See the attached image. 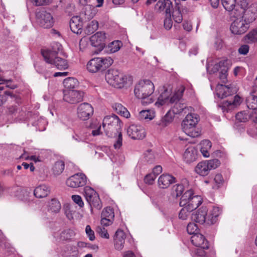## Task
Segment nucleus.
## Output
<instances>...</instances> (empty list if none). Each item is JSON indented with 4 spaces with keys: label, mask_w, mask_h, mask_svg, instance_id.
Returning a JSON list of instances; mask_svg holds the SVG:
<instances>
[{
    "label": "nucleus",
    "mask_w": 257,
    "mask_h": 257,
    "mask_svg": "<svg viewBox=\"0 0 257 257\" xmlns=\"http://www.w3.org/2000/svg\"><path fill=\"white\" fill-rule=\"evenodd\" d=\"M127 134L133 140H142L146 135L144 127L140 125L132 124L127 128Z\"/></svg>",
    "instance_id": "dca6fc26"
},
{
    "label": "nucleus",
    "mask_w": 257,
    "mask_h": 257,
    "mask_svg": "<svg viewBox=\"0 0 257 257\" xmlns=\"http://www.w3.org/2000/svg\"><path fill=\"white\" fill-rule=\"evenodd\" d=\"M237 88L233 85L225 86L222 84H218L216 88V94L218 97L221 98L235 94L237 92Z\"/></svg>",
    "instance_id": "a211bd4d"
},
{
    "label": "nucleus",
    "mask_w": 257,
    "mask_h": 257,
    "mask_svg": "<svg viewBox=\"0 0 257 257\" xmlns=\"http://www.w3.org/2000/svg\"><path fill=\"white\" fill-rule=\"evenodd\" d=\"M85 232L90 240H93L95 239L94 231L91 229L90 225H87L85 228Z\"/></svg>",
    "instance_id": "680f3d73"
},
{
    "label": "nucleus",
    "mask_w": 257,
    "mask_h": 257,
    "mask_svg": "<svg viewBox=\"0 0 257 257\" xmlns=\"http://www.w3.org/2000/svg\"><path fill=\"white\" fill-rule=\"evenodd\" d=\"M241 102V98L237 95L234 97L233 101H226L222 106V110L223 112H228L229 110L239 105Z\"/></svg>",
    "instance_id": "bb28decb"
},
{
    "label": "nucleus",
    "mask_w": 257,
    "mask_h": 257,
    "mask_svg": "<svg viewBox=\"0 0 257 257\" xmlns=\"http://www.w3.org/2000/svg\"><path fill=\"white\" fill-rule=\"evenodd\" d=\"M184 90L185 87L183 86H181L174 95L170 97L169 104L177 103V101L182 97Z\"/></svg>",
    "instance_id": "4c0bfd02"
},
{
    "label": "nucleus",
    "mask_w": 257,
    "mask_h": 257,
    "mask_svg": "<svg viewBox=\"0 0 257 257\" xmlns=\"http://www.w3.org/2000/svg\"><path fill=\"white\" fill-rule=\"evenodd\" d=\"M227 71L225 69L222 70L219 73V79L223 83H225L227 81Z\"/></svg>",
    "instance_id": "0e129e2a"
},
{
    "label": "nucleus",
    "mask_w": 257,
    "mask_h": 257,
    "mask_svg": "<svg viewBox=\"0 0 257 257\" xmlns=\"http://www.w3.org/2000/svg\"><path fill=\"white\" fill-rule=\"evenodd\" d=\"M93 113L92 106L88 103H83L77 108V115L79 118L83 120L88 119Z\"/></svg>",
    "instance_id": "f3484780"
},
{
    "label": "nucleus",
    "mask_w": 257,
    "mask_h": 257,
    "mask_svg": "<svg viewBox=\"0 0 257 257\" xmlns=\"http://www.w3.org/2000/svg\"><path fill=\"white\" fill-rule=\"evenodd\" d=\"M202 203L200 196L194 195L193 191L191 189L186 191L182 196L180 201V206H186L189 211L196 209Z\"/></svg>",
    "instance_id": "0eeeda50"
},
{
    "label": "nucleus",
    "mask_w": 257,
    "mask_h": 257,
    "mask_svg": "<svg viewBox=\"0 0 257 257\" xmlns=\"http://www.w3.org/2000/svg\"><path fill=\"white\" fill-rule=\"evenodd\" d=\"M246 102L248 110L253 112V114L257 116V96L254 94H250L247 97Z\"/></svg>",
    "instance_id": "cd10ccee"
},
{
    "label": "nucleus",
    "mask_w": 257,
    "mask_h": 257,
    "mask_svg": "<svg viewBox=\"0 0 257 257\" xmlns=\"http://www.w3.org/2000/svg\"><path fill=\"white\" fill-rule=\"evenodd\" d=\"M122 43L120 41H114L110 43L107 47V51L113 53L118 51L122 46Z\"/></svg>",
    "instance_id": "37998d69"
},
{
    "label": "nucleus",
    "mask_w": 257,
    "mask_h": 257,
    "mask_svg": "<svg viewBox=\"0 0 257 257\" xmlns=\"http://www.w3.org/2000/svg\"><path fill=\"white\" fill-rule=\"evenodd\" d=\"M195 171L200 176H207L209 173V168L205 161L199 163L195 168Z\"/></svg>",
    "instance_id": "473e14b6"
},
{
    "label": "nucleus",
    "mask_w": 257,
    "mask_h": 257,
    "mask_svg": "<svg viewBox=\"0 0 257 257\" xmlns=\"http://www.w3.org/2000/svg\"><path fill=\"white\" fill-rule=\"evenodd\" d=\"M155 116V112L152 109L143 110L139 114V118L140 119L152 120Z\"/></svg>",
    "instance_id": "e433bc0d"
},
{
    "label": "nucleus",
    "mask_w": 257,
    "mask_h": 257,
    "mask_svg": "<svg viewBox=\"0 0 257 257\" xmlns=\"http://www.w3.org/2000/svg\"><path fill=\"white\" fill-rule=\"evenodd\" d=\"M243 40L247 44L257 43V28L245 35L243 37Z\"/></svg>",
    "instance_id": "f704fd0d"
},
{
    "label": "nucleus",
    "mask_w": 257,
    "mask_h": 257,
    "mask_svg": "<svg viewBox=\"0 0 257 257\" xmlns=\"http://www.w3.org/2000/svg\"><path fill=\"white\" fill-rule=\"evenodd\" d=\"M173 118V115L170 111H168L165 116L162 118L158 124L163 127H165L172 122Z\"/></svg>",
    "instance_id": "58836bf2"
},
{
    "label": "nucleus",
    "mask_w": 257,
    "mask_h": 257,
    "mask_svg": "<svg viewBox=\"0 0 257 257\" xmlns=\"http://www.w3.org/2000/svg\"><path fill=\"white\" fill-rule=\"evenodd\" d=\"M199 117L195 113L188 114L183 120L181 126L183 131L188 136L196 138L200 136V132L196 127Z\"/></svg>",
    "instance_id": "20e7f679"
},
{
    "label": "nucleus",
    "mask_w": 257,
    "mask_h": 257,
    "mask_svg": "<svg viewBox=\"0 0 257 257\" xmlns=\"http://www.w3.org/2000/svg\"><path fill=\"white\" fill-rule=\"evenodd\" d=\"M96 231L102 237L105 238H109V234L107 230L104 227L102 226H97Z\"/></svg>",
    "instance_id": "5fc2aeb1"
},
{
    "label": "nucleus",
    "mask_w": 257,
    "mask_h": 257,
    "mask_svg": "<svg viewBox=\"0 0 257 257\" xmlns=\"http://www.w3.org/2000/svg\"><path fill=\"white\" fill-rule=\"evenodd\" d=\"M183 207L179 212V218L182 220H186L189 216L190 212L192 211H189V208L186 206H183Z\"/></svg>",
    "instance_id": "8fccbe9b"
},
{
    "label": "nucleus",
    "mask_w": 257,
    "mask_h": 257,
    "mask_svg": "<svg viewBox=\"0 0 257 257\" xmlns=\"http://www.w3.org/2000/svg\"><path fill=\"white\" fill-rule=\"evenodd\" d=\"M61 209V204L56 199H52L48 204V210L54 213L58 212Z\"/></svg>",
    "instance_id": "79ce46f5"
},
{
    "label": "nucleus",
    "mask_w": 257,
    "mask_h": 257,
    "mask_svg": "<svg viewBox=\"0 0 257 257\" xmlns=\"http://www.w3.org/2000/svg\"><path fill=\"white\" fill-rule=\"evenodd\" d=\"M170 96V92L168 90H165L158 97L157 101L155 103V105L160 107L164 104H169Z\"/></svg>",
    "instance_id": "c756f323"
},
{
    "label": "nucleus",
    "mask_w": 257,
    "mask_h": 257,
    "mask_svg": "<svg viewBox=\"0 0 257 257\" xmlns=\"http://www.w3.org/2000/svg\"><path fill=\"white\" fill-rule=\"evenodd\" d=\"M183 27L184 29L188 32L191 31L192 29V26L191 23L188 21H184L183 22Z\"/></svg>",
    "instance_id": "774afa93"
},
{
    "label": "nucleus",
    "mask_w": 257,
    "mask_h": 257,
    "mask_svg": "<svg viewBox=\"0 0 257 257\" xmlns=\"http://www.w3.org/2000/svg\"><path fill=\"white\" fill-rule=\"evenodd\" d=\"M154 89V85L151 81L142 80L136 85L134 93L136 97L142 99L143 104H148L153 101L149 97L153 93Z\"/></svg>",
    "instance_id": "7ed1b4c3"
},
{
    "label": "nucleus",
    "mask_w": 257,
    "mask_h": 257,
    "mask_svg": "<svg viewBox=\"0 0 257 257\" xmlns=\"http://www.w3.org/2000/svg\"><path fill=\"white\" fill-rule=\"evenodd\" d=\"M101 217H108L110 219H113L114 217L113 209L110 207L105 208L102 212Z\"/></svg>",
    "instance_id": "de8ad7c7"
},
{
    "label": "nucleus",
    "mask_w": 257,
    "mask_h": 257,
    "mask_svg": "<svg viewBox=\"0 0 257 257\" xmlns=\"http://www.w3.org/2000/svg\"><path fill=\"white\" fill-rule=\"evenodd\" d=\"M156 175L154 173H150L148 175H147L144 179V181L146 183L149 184H153L156 178Z\"/></svg>",
    "instance_id": "bf43d9fd"
},
{
    "label": "nucleus",
    "mask_w": 257,
    "mask_h": 257,
    "mask_svg": "<svg viewBox=\"0 0 257 257\" xmlns=\"http://www.w3.org/2000/svg\"><path fill=\"white\" fill-rule=\"evenodd\" d=\"M36 17L37 22L41 27L48 29L53 26L54 21L50 13L42 10L37 13Z\"/></svg>",
    "instance_id": "ddd939ff"
},
{
    "label": "nucleus",
    "mask_w": 257,
    "mask_h": 257,
    "mask_svg": "<svg viewBox=\"0 0 257 257\" xmlns=\"http://www.w3.org/2000/svg\"><path fill=\"white\" fill-rule=\"evenodd\" d=\"M224 8L229 12L230 18L239 16L242 11L241 2L240 4H236V0H222Z\"/></svg>",
    "instance_id": "4468645a"
},
{
    "label": "nucleus",
    "mask_w": 257,
    "mask_h": 257,
    "mask_svg": "<svg viewBox=\"0 0 257 257\" xmlns=\"http://www.w3.org/2000/svg\"><path fill=\"white\" fill-rule=\"evenodd\" d=\"M186 108L184 104H180V103H176L174 106V111L176 113H180L185 111Z\"/></svg>",
    "instance_id": "13d9d810"
},
{
    "label": "nucleus",
    "mask_w": 257,
    "mask_h": 257,
    "mask_svg": "<svg viewBox=\"0 0 257 257\" xmlns=\"http://www.w3.org/2000/svg\"><path fill=\"white\" fill-rule=\"evenodd\" d=\"M87 178L82 173H76L70 177L66 181L67 186L72 188H78L83 187L86 185Z\"/></svg>",
    "instance_id": "f8f14e48"
},
{
    "label": "nucleus",
    "mask_w": 257,
    "mask_h": 257,
    "mask_svg": "<svg viewBox=\"0 0 257 257\" xmlns=\"http://www.w3.org/2000/svg\"><path fill=\"white\" fill-rule=\"evenodd\" d=\"M233 21L230 30L234 35H242L249 28V24L241 18H230Z\"/></svg>",
    "instance_id": "9b49d317"
},
{
    "label": "nucleus",
    "mask_w": 257,
    "mask_h": 257,
    "mask_svg": "<svg viewBox=\"0 0 257 257\" xmlns=\"http://www.w3.org/2000/svg\"><path fill=\"white\" fill-rule=\"evenodd\" d=\"M105 79L110 85L117 88H121L130 81L131 78L116 69L109 70L105 75Z\"/></svg>",
    "instance_id": "39448f33"
},
{
    "label": "nucleus",
    "mask_w": 257,
    "mask_h": 257,
    "mask_svg": "<svg viewBox=\"0 0 257 257\" xmlns=\"http://www.w3.org/2000/svg\"><path fill=\"white\" fill-rule=\"evenodd\" d=\"M98 28V22L96 20H92L89 22L86 28L85 33L87 34H91L97 30Z\"/></svg>",
    "instance_id": "a19ab883"
},
{
    "label": "nucleus",
    "mask_w": 257,
    "mask_h": 257,
    "mask_svg": "<svg viewBox=\"0 0 257 257\" xmlns=\"http://www.w3.org/2000/svg\"><path fill=\"white\" fill-rule=\"evenodd\" d=\"M220 213L221 210L218 207H213L208 213L207 208L203 206L192 214V219L200 224L206 222L207 224H213L216 222Z\"/></svg>",
    "instance_id": "f03ea898"
},
{
    "label": "nucleus",
    "mask_w": 257,
    "mask_h": 257,
    "mask_svg": "<svg viewBox=\"0 0 257 257\" xmlns=\"http://www.w3.org/2000/svg\"><path fill=\"white\" fill-rule=\"evenodd\" d=\"M113 110L119 115L125 118H128L130 116V113L127 109L122 104L118 103H115L112 105Z\"/></svg>",
    "instance_id": "72a5a7b5"
},
{
    "label": "nucleus",
    "mask_w": 257,
    "mask_h": 257,
    "mask_svg": "<svg viewBox=\"0 0 257 257\" xmlns=\"http://www.w3.org/2000/svg\"><path fill=\"white\" fill-rule=\"evenodd\" d=\"M241 6L243 12L239 18H241L248 24L255 21L257 18V4H252L248 6L246 0H241ZM236 18H238V16Z\"/></svg>",
    "instance_id": "6e6552de"
},
{
    "label": "nucleus",
    "mask_w": 257,
    "mask_h": 257,
    "mask_svg": "<svg viewBox=\"0 0 257 257\" xmlns=\"http://www.w3.org/2000/svg\"><path fill=\"white\" fill-rule=\"evenodd\" d=\"M113 61L110 57H96L91 59L87 64L88 71L96 73L108 67L113 63Z\"/></svg>",
    "instance_id": "1a4fd4ad"
},
{
    "label": "nucleus",
    "mask_w": 257,
    "mask_h": 257,
    "mask_svg": "<svg viewBox=\"0 0 257 257\" xmlns=\"http://www.w3.org/2000/svg\"><path fill=\"white\" fill-rule=\"evenodd\" d=\"M176 182V178L168 174H163L158 178V184L159 188L166 189Z\"/></svg>",
    "instance_id": "aec40b11"
},
{
    "label": "nucleus",
    "mask_w": 257,
    "mask_h": 257,
    "mask_svg": "<svg viewBox=\"0 0 257 257\" xmlns=\"http://www.w3.org/2000/svg\"><path fill=\"white\" fill-rule=\"evenodd\" d=\"M106 39L105 33L103 32H98L90 38L91 45L95 47L103 49L105 45Z\"/></svg>",
    "instance_id": "6ab92c4d"
},
{
    "label": "nucleus",
    "mask_w": 257,
    "mask_h": 257,
    "mask_svg": "<svg viewBox=\"0 0 257 257\" xmlns=\"http://www.w3.org/2000/svg\"><path fill=\"white\" fill-rule=\"evenodd\" d=\"M113 219H110L108 217H102L101 224L103 226H108L111 224Z\"/></svg>",
    "instance_id": "69168bd1"
},
{
    "label": "nucleus",
    "mask_w": 257,
    "mask_h": 257,
    "mask_svg": "<svg viewBox=\"0 0 257 257\" xmlns=\"http://www.w3.org/2000/svg\"><path fill=\"white\" fill-rule=\"evenodd\" d=\"M145 161L148 163H152L155 160V156L151 150H147L144 154Z\"/></svg>",
    "instance_id": "3c124183"
},
{
    "label": "nucleus",
    "mask_w": 257,
    "mask_h": 257,
    "mask_svg": "<svg viewBox=\"0 0 257 257\" xmlns=\"http://www.w3.org/2000/svg\"><path fill=\"white\" fill-rule=\"evenodd\" d=\"M192 251V255L193 257H215V253L214 251H211L209 254L206 255L205 251L206 249L208 248H203L201 247H198Z\"/></svg>",
    "instance_id": "7c9ffc66"
},
{
    "label": "nucleus",
    "mask_w": 257,
    "mask_h": 257,
    "mask_svg": "<svg viewBox=\"0 0 257 257\" xmlns=\"http://www.w3.org/2000/svg\"><path fill=\"white\" fill-rule=\"evenodd\" d=\"M214 182H215V185L213 186V188L218 189L223 184L224 182L222 175L220 174H216L214 177Z\"/></svg>",
    "instance_id": "864d4df0"
},
{
    "label": "nucleus",
    "mask_w": 257,
    "mask_h": 257,
    "mask_svg": "<svg viewBox=\"0 0 257 257\" xmlns=\"http://www.w3.org/2000/svg\"><path fill=\"white\" fill-rule=\"evenodd\" d=\"M172 18L174 21L177 23H180L182 22L183 17L180 8L177 6L175 8L172 12Z\"/></svg>",
    "instance_id": "a18cd8bd"
},
{
    "label": "nucleus",
    "mask_w": 257,
    "mask_h": 257,
    "mask_svg": "<svg viewBox=\"0 0 257 257\" xmlns=\"http://www.w3.org/2000/svg\"><path fill=\"white\" fill-rule=\"evenodd\" d=\"M212 146L211 142L208 140H204L200 143V152L202 155L205 157L208 158L210 156L209 151Z\"/></svg>",
    "instance_id": "2f4dec72"
},
{
    "label": "nucleus",
    "mask_w": 257,
    "mask_h": 257,
    "mask_svg": "<svg viewBox=\"0 0 257 257\" xmlns=\"http://www.w3.org/2000/svg\"><path fill=\"white\" fill-rule=\"evenodd\" d=\"M83 92L76 90H65L64 91L63 99L64 101L74 104L82 100Z\"/></svg>",
    "instance_id": "2eb2a0df"
},
{
    "label": "nucleus",
    "mask_w": 257,
    "mask_h": 257,
    "mask_svg": "<svg viewBox=\"0 0 257 257\" xmlns=\"http://www.w3.org/2000/svg\"><path fill=\"white\" fill-rule=\"evenodd\" d=\"M167 15L168 16H167L164 20V27L167 30H170L172 27L173 22L170 17V14H168Z\"/></svg>",
    "instance_id": "052dcab7"
},
{
    "label": "nucleus",
    "mask_w": 257,
    "mask_h": 257,
    "mask_svg": "<svg viewBox=\"0 0 257 257\" xmlns=\"http://www.w3.org/2000/svg\"><path fill=\"white\" fill-rule=\"evenodd\" d=\"M63 84L66 90H74L78 86L79 82L75 78L68 77L64 79Z\"/></svg>",
    "instance_id": "c9c22d12"
},
{
    "label": "nucleus",
    "mask_w": 257,
    "mask_h": 257,
    "mask_svg": "<svg viewBox=\"0 0 257 257\" xmlns=\"http://www.w3.org/2000/svg\"><path fill=\"white\" fill-rule=\"evenodd\" d=\"M249 47L247 44L240 46L238 50V53L241 55H246L249 51Z\"/></svg>",
    "instance_id": "e2e57ef3"
},
{
    "label": "nucleus",
    "mask_w": 257,
    "mask_h": 257,
    "mask_svg": "<svg viewBox=\"0 0 257 257\" xmlns=\"http://www.w3.org/2000/svg\"><path fill=\"white\" fill-rule=\"evenodd\" d=\"M50 191L49 187L43 184L38 186L35 189L34 194L37 198H42L47 196L50 193Z\"/></svg>",
    "instance_id": "c85d7f7f"
},
{
    "label": "nucleus",
    "mask_w": 257,
    "mask_h": 257,
    "mask_svg": "<svg viewBox=\"0 0 257 257\" xmlns=\"http://www.w3.org/2000/svg\"><path fill=\"white\" fill-rule=\"evenodd\" d=\"M64 168V162L61 160L58 161L55 163L53 167V173L55 175H59L63 172Z\"/></svg>",
    "instance_id": "ea45409f"
},
{
    "label": "nucleus",
    "mask_w": 257,
    "mask_h": 257,
    "mask_svg": "<svg viewBox=\"0 0 257 257\" xmlns=\"http://www.w3.org/2000/svg\"><path fill=\"white\" fill-rule=\"evenodd\" d=\"M84 192L85 199L91 208L94 207L98 210H100L102 205L99 195L96 192L89 186L85 187ZM91 210H92V209Z\"/></svg>",
    "instance_id": "9d476101"
},
{
    "label": "nucleus",
    "mask_w": 257,
    "mask_h": 257,
    "mask_svg": "<svg viewBox=\"0 0 257 257\" xmlns=\"http://www.w3.org/2000/svg\"><path fill=\"white\" fill-rule=\"evenodd\" d=\"M209 168V171L211 170L215 169L220 164V161L218 159H212L205 161Z\"/></svg>",
    "instance_id": "603ef678"
},
{
    "label": "nucleus",
    "mask_w": 257,
    "mask_h": 257,
    "mask_svg": "<svg viewBox=\"0 0 257 257\" xmlns=\"http://www.w3.org/2000/svg\"><path fill=\"white\" fill-rule=\"evenodd\" d=\"M172 7V4L170 0H159L155 6V9L160 12L165 10L167 15L170 14Z\"/></svg>",
    "instance_id": "393cba45"
},
{
    "label": "nucleus",
    "mask_w": 257,
    "mask_h": 257,
    "mask_svg": "<svg viewBox=\"0 0 257 257\" xmlns=\"http://www.w3.org/2000/svg\"><path fill=\"white\" fill-rule=\"evenodd\" d=\"M70 27L71 31L77 34H81L82 28V22L78 17H73L70 22Z\"/></svg>",
    "instance_id": "a878e982"
},
{
    "label": "nucleus",
    "mask_w": 257,
    "mask_h": 257,
    "mask_svg": "<svg viewBox=\"0 0 257 257\" xmlns=\"http://www.w3.org/2000/svg\"><path fill=\"white\" fill-rule=\"evenodd\" d=\"M125 239L124 232L122 230L118 229L115 232L114 238V247L116 249L120 250L123 248Z\"/></svg>",
    "instance_id": "5701e85b"
},
{
    "label": "nucleus",
    "mask_w": 257,
    "mask_h": 257,
    "mask_svg": "<svg viewBox=\"0 0 257 257\" xmlns=\"http://www.w3.org/2000/svg\"><path fill=\"white\" fill-rule=\"evenodd\" d=\"M184 186L182 184H176L172 188L171 195L174 197H178L182 194L184 191Z\"/></svg>",
    "instance_id": "c03bdc74"
},
{
    "label": "nucleus",
    "mask_w": 257,
    "mask_h": 257,
    "mask_svg": "<svg viewBox=\"0 0 257 257\" xmlns=\"http://www.w3.org/2000/svg\"><path fill=\"white\" fill-rule=\"evenodd\" d=\"M51 0H34V4L37 6L47 5L50 3Z\"/></svg>",
    "instance_id": "338daca9"
},
{
    "label": "nucleus",
    "mask_w": 257,
    "mask_h": 257,
    "mask_svg": "<svg viewBox=\"0 0 257 257\" xmlns=\"http://www.w3.org/2000/svg\"><path fill=\"white\" fill-rule=\"evenodd\" d=\"M191 241L193 245L197 247L208 248L209 244L203 235L200 233H195L191 237Z\"/></svg>",
    "instance_id": "4be33fe9"
},
{
    "label": "nucleus",
    "mask_w": 257,
    "mask_h": 257,
    "mask_svg": "<svg viewBox=\"0 0 257 257\" xmlns=\"http://www.w3.org/2000/svg\"><path fill=\"white\" fill-rule=\"evenodd\" d=\"M197 157V151L193 146L189 147L183 154V159L187 163L195 161Z\"/></svg>",
    "instance_id": "b1692460"
},
{
    "label": "nucleus",
    "mask_w": 257,
    "mask_h": 257,
    "mask_svg": "<svg viewBox=\"0 0 257 257\" xmlns=\"http://www.w3.org/2000/svg\"><path fill=\"white\" fill-rule=\"evenodd\" d=\"M121 125L120 120L116 115L106 116L103 119L102 126L106 135L112 137L113 134H118V136L113 145L115 149H119L122 146V137L120 132Z\"/></svg>",
    "instance_id": "f257e3e1"
},
{
    "label": "nucleus",
    "mask_w": 257,
    "mask_h": 257,
    "mask_svg": "<svg viewBox=\"0 0 257 257\" xmlns=\"http://www.w3.org/2000/svg\"><path fill=\"white\" fill-rule=\"evenodd\" d=\"M66 254L69 257H77L78 255L77 246L75 245L68 246Z\"/></svg>",
    "instance_id": "09e8293b"
},
{
    "label": "nucleus",
    "mask_w": 257,
    "mask_h": 257,
    "mask_svg": "<svg viewBox=\"0 0 257 257\" xmlns=\"http://www.w3.org/2000/svg\"><path fill=\"white\" fill-rule=\"evenodd\" d=\"M90 127L92 129V134L95 136L100 134L101 126L97 120H93L90 125Z\"/></svg>",
    "instance_id": "49530a36"
},
{
    "label": "nucleus",
    "mask_w": 257,
    "mask_h": 257,
    "mask_svg": "<svg viewBox=\"0 0 257 257\" xmlns=\"http://www.w3.org/2000/svg\"><path fill=\"white\" fill-rule=\"evenodd\" d=\"M198 227L194 223H189L187 226V231L190 234H194L197 233L196 232L197 231Z\"/></svg>",
    "instance_id": "6e6d98bb"
},
{
    "label": "nucleus",
    "mask_w": 257,
    "mask_h": 257,
    "mask_svg": "<svg viewBox=\"0 0 257 257\" xmlns=\"http://www.w3.org/2000/svg\"><path fill=\"white\" fill-rule=\"evenodd\" d=\"M236 119L239 122H245L249 119L257 123V116L253 114L250 110L241 111L238 112L235 115Z\"/></svg>",
    "instance_id": "412c9836"
},
{
    "label": "nucleus",
    "mask_w": 257,
    "mask_h": 257,
    "mask_svg": "<svg viewBox=\"0 0 257 257\" xmlns=\"http://www.w3.org/2000/svg\"><path fill=\"white\" fill-rule=\"evenodd\" d=\"M72 200L73 202L77 204L80 207L84 206V202L81 197L78 195H73L71 196Z\"/></svg>",
    "instance_id": "4d7b16f0"
},
{
    "label": "nucleus",
    "mask_w": 257,
    "mask_h": 257,
    "mask_svg": "<svg viewBox=\"0 0 257 257\" xmlns=\"http://www.w3.org/2000/svg\"><path fill=\"white\" fill-rule=\"evenodd\" d=\"M42 54L47 63L54 65L58 69L65 70L69 67L67 61L58 57L55 51L43 50Z\"/></svg>",
    "instance_id": "423d86ee"
}]
</instances>
